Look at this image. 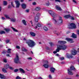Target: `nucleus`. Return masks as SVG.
Masks as SVG:
<instances>
[{
	"label": "nucleus",
	"mask_w": 79,
	"mask_h": 79,
	"mask_svg": "<svg viewBox=\"0 0 79 79\" xmlns=\"http://www.w3.org/2000/svg\"><path fill=\"white\" fill-rule=\"evenodd\" d=\"M10 19V20L11 21H12V22H15V21H16V19Z\"/></svg>",
	"instance_id": "obj_30"
},
{
	"label": "nucleus",
	"mask_w": 79,
	"mask_h": 79,
	"mask_svg": "<svg viewBox=\"0 0 79 79\" xmlns=\"http://www.w3.org/2000/svg\"><path fill=\"white\" fill-rule=\"evenodd\" d=\"M16 79H21V78L19 76H18L17 77H16Z\"/></svg>",
	"instance_id": "obj_44"
},
{
	"label": "nucleus",
	"mask_w": 79,
	"mask_h": 79,
	"mask_svg": "<svg viewBox=\"0 0 79 79\" xmlns=\"http://www.w3.org/2000/svg\"><path fill=\"white\" fill-rule=\"evenodd\" d=\"M3 60L4 63H6L7 62V61L6 60V59H3Z\"/></svg>",
	"instance_id": "obj_43"
},
{
	"label": "nucleus",
	"mask_w": 79,
	"mask_h": 79,
	"mask_svg": "<svg viewBox=\"0 0 79 79\" xmlns=\"http://www.w3.org/2000/svg\"><path fill=\"white\" fill-rule=\"evenodd\" d=\"M3 4L4 5H7V2L6 1H4Z\"/></svg>",
	"instance_id": "obj_37"
},
{
	"label": "nucleus",
	"mask_w": 79,
	"mask_h": 79,
	"mask_svg": "<svg viewBox=\"0 0 79 79\" xmlns=\"http://www.w3.org/2000/svg\"><path fill=\"white\" fill-rule=\"evenodd\" d=\"M56 56H59V55L58 54H56Z\"/></svg>",
	"instance_id": "obj_60"
},
{
	"label": "nucleus",
	"mask_w": 79,
	"mask_h": 79,
	"mask_svg": "<svg viewBox=\"0 0 79 79\" xmlns=\"http://www.w3.org/2000/svg\"><path fill=\"white\" fill-rule=\"evenodd\" d=\"M32 59V58L31 57H29L27 58V60H31Z\"/></svg>",
	"instance_id": "obj_42"
},
{
	"label": "nucleus",
	"mask_w": 79,
	"mask_h": 79,
	"mask_svg": "<svg viewBox=\"0 0 79 79\" xmlns=\"http://www.w3.org/2000/svg\"><path fill=\"white\" fill-rule=\"evenodd\" d=\"M14 61L15 63H19V59L18 54H16V56L14 59Z\"/></svg>",
	"instance_id": "obj_7"
},
{
	"label": "nucleus",
	"mask_w": 79,
	"mask_h": 79,
	"mask_svg": "<svg viewBox=\"0 0 79 79\" xmlns=\"http://www.w3.org/2000/svg\"><path fill=\"white\" fill-rule=\"evenodd\" d=\"M69 26L70 29H75L76 28V25L73 23H70Z\"/></svg>",
	"instance_id": "obj_9"
},
{
	"label": "nucleus",
	"mask_w": 79,
	"mask_h": 79,
	"mask_svg": "<svg viewBox=\"0 0 79 79\" xmlns=\"http://www.w3.org/2000/svg\"><path fill=\"white\" fill-rule=\"evenodd\" d=\"M43 29H44V31H47L48 30V29H47V28L45 27H43Z\"/></svg>",
	"instance_id": "obj_38"
},
{
	"label": "nucleus",
	"mask_w": 79,
	"mask_h": 79,
	"mask_svg": "<svg viewBox=\"0 0 79 79\" xmlns=\"http://www.w3.org/2000/svg\"><path fill=\"white\" fill-rule=\"evenodd\" d=\"M32 4L33 5H36V2H33Z\"/></svg>",
	"instance_id": "obj_48"
},
{
	"label": "nucleus",
	"mask_w": 79,
	"mask_h": 79,
	"mask_svg": "<svg viewBox=\"0 0 79 79\" xmlns=\"http://www.w3.org/2000/svg\"><path fill=\"white\" fill-rule=\"evenodd\" d=\"M4 30L6 31V32H9V31H10V30L9 29V28H5L4 29Z\"/></svg>",
	"instance_id": "obj_31"
},
{
	"label": "nucleus",
	"mask_w": 79,
	"mask_h": 79,
	"mask_svg": "<svg viewBox=\"0 0 79 79\" xmlns=\"http://www.w3.org/2000/svg\"><path fill=\"white\" fill-rule=\"evenodd\" d=\"M0 34H5V31H0Z\"/></svg>",
	"instance_id": "obj_33"
},
{
	"label": "nucleus",
	"mask_w": 79,
	"mask_h": 79,
	"mask_svg": "<svg viewBox=\"0 0 79 79\" xmlns=\"http://www.w3.org/2000/svg\"><path fill=\"white\" fill-rule=\"evenodd\" d=\"M26 43L30 47H32L35 45V43L34 42L31 40H26Z\"/></svg>",
	"instance_id": "obj_3"
},
{
	"label": "nucleus",
	"mask_w": 79,
	"mask_h": 79,
	"mask_svg": "<svg viewBox=\"0 0 79 79\" xmlns=\"http://www.w3.org/2000/svg\"><path fill=\"white\" fill-rule=\"evenodd\" d=\"M19 70L20 72V73H21V74H24L25 73V71L22 68H19Z\"/></svg>",
	"instance_id": "obj_13"
},
{
	"label": "nucleus",
	"mask_w": 79,
	"mask_h": 79,
	"mask_svg": "<svg viewBox=\"0 0 79 79\" xmlns=\"http://www.w3.org/2000/svg\"><path fill=\"white\" fill-rule=\"evenodd\" d=\"M11 49H8L7 52V53H11Z\"/></svg>",
	"instance_id": "obj_29"
},
{
	"label": "nucleus",
	"mask_w": 79,
	"mask_h": 79,
	"mask_svg": "<svg viewBox=\"0 0 79 79\" xmlns=\"http://www.w3.org/2000/svg\"><path fill=\"white\" fill-rule=\"evenodd\" d=\"M73 2L75 3H76V0H73Z\"/></svg>",
	"instance_id": "obj_55"
},
{
	"label": "nucleus",
	"mask_w": 79,
	"mask_h": 79,
	"mask_svg": "<svg viewBox=\"0 0 79 79\" xmlns=\"http://www.w3.org/2000/svg\"><path fill=\"white\" fill-rule=\"evenodd\" d=\"M30 23L31 24V26L34 27L35 29H37V27H41V24L40 23H38L37 25L35 24H35L34 25L32 24V21L31 20L30 21Z\"/></svg>",
	"instance_id": "obj_5"
},
{
	"label": "nucleus",
	"mask_w": 79,
	"mask_h": 79,
	"mask_svg": "<svg viewBox=\"0 0 79 79\" xmlns=\"http://www.w3.org/2000/svg\"><path fill=\"white\" fill-rule=\"evenodd\" d=\"M48 13L52 16L53 18H55L56 17V14L55 12H53L52 10H49L48 11Z\"/></svg>",
	"instance_id": "obj_6"
},
{
	"label": "nucleus",
	"mask_w": 79,
	"mask_h": 79,
	"mask_svg": "<svg viewBox=\"0 0 79 79\" xmlns=\"http://www.w3.org/2000/svg\"><path fill=\"white\" fill-rule=\"evenodd\" d=\"M29 9H27L26 10V11L27 13H28V12H29Z\"/></svg>",
	"instance_id": "obj_56"
},
{
	"label": "nucleus",
	"mask_w": 79,
	"mask_h": 79,
	"mask_svg": "<svg viewBox=\"0 0 79 79\" xmlns=\"http://www.w3.org/2000/svg\"><path fill=\"white\" fill-rule=\"evenodd\" d=\"M76 76L77 77H79V75L78 74H77V75H76Z\"/></svg>",
	"instance_id": "obj_61"
},
{
	"label": "nucleus",
	"mask_w": 79,
	"mask_h": 79,
	"mask_svg": "<svg viewBox=\"0 0 79 79\" xmlns=\"http://www.w3.org/2000/svg\"><path fill=\"white\" fill-rule=\"evenodd\" d=\"M2 19H5V18L3 17H2Z\"/></svg>",
	"instance_id": "obj_59"
},
{
	"label": "nucleus",
	"mask_w": 79,
	"mask_h": 79,
	"mask_svg": "<svg viewBox=\"0 0 79 79\" xmlns=\"http://www.w3.org/2000/svg\"><path fill=\"white\" fill-rule=\"evenodd\" d=\"M41 15V14L39 12L36 13L35 16L38 17V18H40V17Z\"/></svg>",
	"instance_id": "obj_17"
},
{
	"label": "nucleus",
	"mask_w": 79,
	"mask_h": 79,
	"mask_svg": "<svg viewBox=\"0 0 79 79\" xmlns=\"http://www.w3.org/2000/svg\"><path fill=\"white\" fill-rule=\"evenodd\" d=\"M22 50L23 52H27V49L24 48H22Z\"/></svg>",
	"instance_id": "obj_32"
},
{
	"label": "nucleus",
	"mask_w": 79,
	"mask_h": 79,
	"mask_svg": "<svg viewBox=\"0 0 79 79\" xmlns=\"http://www.w3.org/2000/svg\"><path fill=\"white\" fill-rule=\"evenodd\" d=\"M34 19L35 22H38V21L39 20V17L35 16Z\"/></svg>",
	"instance_id": "obj_15"
},
{
	"label": "nucleus",
	"mask_w": 79,
	"mask_h": 79,
	"mask_svg": "<svg viewBox=\"0 0 79 79\" xmlns=\"http://www.w3.org/2000/svg\"><path fill=\"white\" fill-rule=\"evenodd\" d=\"M23 23L24 24V25H25V26H26L27 25V24L26 23V21L24 20H23L22 21Z\"/></svg>",
	"instance_id": "obj_28"
},
{
	"label": "nucleus",
	"mask_w": 79,
	"mask_h": 79,
	"mask_svg": "<svg viewBox=\"0 0 79 79\" xmlns=\"http://www.w3.org/2000/svg\"><path fill=\"white\" fill-rule=\"evenodd\" d=\"M11 5L13 7H15V6H14V4H13V2H11Z\"/></svg>",
	"instance_id": "obj_46"
},
{
	"label": "nucleus",
	"mask_w": 79,
	"mask_h": 79,
	"mask_svg": "<svg viewBox=\"0 0 79 79\" xmlns=\"http://www.w3.org/2000/svg\"><path fill=\"white\" fill-rule=\"evenodd\" d=\"M22 6L23 8L25 9L26 7V5L25 4L23 3L22 4Z\"/></svg>",
	"instance_id": "obj_19"
},
{
	"label": "nucleus",
	"mask_w": 79,
	"mask_h": 79,
	"mask_svg": "<svg viewBox=\"0 0 79 79\" xmlns=\"http://www.w3.org/2000/svg\"><path fill=\"white\" fill-rule=\"evenodd\" d=\"M43 63H44V64L43 65V66L45 68H48V61L47 60H44Z\"/></svg>",
	"instance_id": "obj_8"
},
{
	"label": "nucleus",
	"mask_w": 79,
	"mask_h": 79,
	"mask_svg": "<svg viewBox=\"0 0 79 79\" xmlns=\"http://www.w3.org/2000/svg\"><path fill=\"white\" fill-rule=\"evenodd\" d=\"M10 40L7 39L6 40L5 42L6 44H8V43L10 42Z\"/></svg>",
	"instance_id": "obj_36"
},
{
	"label": "nucleus",
	"mask_w": 79,
	"mask_h": 79,
	"mask_svg": "<svg viewBox=\"0 0 79 79\" xmlns=\"http://www.w3.org/2000/svg\"><path fill=\"white\" fill-rule=\"evenodd\" d=\"M71 19L72 20H74V17H71Z\"/></svg>",
	"instance_id": "obj_51"
},
{
	"label": "nucleus",
	"mask_w": 79,
	"mask_h": 79,
	"mask_svg": "<svg viewBox=\"0 0 79 79\" xmlns=\"http://www.w3.org/2000/svg\"><path fill=\"white\" fill-rule=\"evenodd\" d=\"M8 8H11V5H9L8 6Z\"/></svg>",
	"instance_id": "obj_54"
},
{
	"label": "nucleus",
	"mask_w": 79,
	"mask_h": 79,
	"mask_svg": "<svg viewBox=\"0 0 79 79\" xmlns=\"http://www.w3.org/2000/svg\"><path fill=\"white\" fill-rule=\"evenodd\" d=\"M72 37H73V38H74V39H76L77 38V35H76L74 34V33H72Z\"/></svg>",
	"instance_id": "obj_16"
},
{
	"label": "nucleus",
	"mask_w": 79,
	"mask_h": 79,
	"mask_svg": "<svg viewBox=\"0 0 79 79\" xmlns=\"http://www.w3.org/2000/svg\"><path fill=\"white\" fill-rule=\"evenodd\" d=\"M67 57L68 58H73V56H71L69 55V54H66Z\"/></svg>",
	"instance_id": "obj_25"
},
{
	"label": "nucleus",
	"mask_w": 79,
	"mask_h": 79,
	"mask_svg": "<svg viewBox=\"0 0 79 79\" xmlns=\"http://www.w3.org/2000/svg\"><path fill=\"white\" fill-rule=\"evenodd\" d=\"M38 79H42V78L41 77H39L38 78Z\"/></svg>",
	"instance_id": "obj_58"
},
{
	"label": "nucleus",
	"mask_w": 79,
	"mask_h": 79,
	"mask_svg": "<svg viewBox=\"0 0 79 79\" xmlns=\"http://www.w3.org/2000/svg\"><path fill=\"white\" fill-rule=\"evenodd\" d=\"M65 40H67L68 42H70V43H73L74 42L72 39L67 38L65 39Z\"/></svg>",
	"instance_id": "obj_11"
},
{
	"label": "nucleus",
	"mask_w": 79,
	"mask_h": 79,
	"mask_svg": "<svg viewBox=\"0 0 79 79\" xmlns=\"http://www.w3.org/2000/svg\"><path fill=\"white\" fill-rule=\"evenodd\" d=\"M0 78L2 79H5V77L4 76V75L0 73Z\"/></svg>",
	"instance_id": "obj_22"
},
{
	"label": "nucleus",
	"mask_w": 79,
	"mask_h": 79,
	"mask_svg": "<svg viewBox=\"0 0 79 79\" xmlns=\"http://www.w3.org/2000/svg\"><path fill=\"white\" fill-rule=\"evenodd\" d=\"M16 48L18 49H19L20 48V47H19V46H16Z\"/></svg>",
	"instance_id": "obj_47"
},
{
	"label": "nucleus",
	"mask_w": 79,
	"mask_h": 79,
	"mask_svg": "<svg viewBox=\"0 0 79 79\" xmlns=\"http://www.w3.org/2000/svg\"><path fill=\"white\" fill-rule=\"evenodd\" d=\"M57 46L58 48L56 49V51L58 52L60 50H65L67 48V46L66 45H59L58 44H57Z\"/></svg>",
	"instance_id": "obj_2"
},
{
	"label": "nucleus",
	"mask_w": 79,
	"mask_h": 79,
	"mask_svg": "<svg viewBox=\"0 0 79 79\" xmlns=\"http://www.w3.org/2000/svg\"><path fill=\"white\" fill-rule=\"evenodd\" d=\"M55 2H61L60 0H55Z\"/></svg>",
	"instance_id": "obj_50"
},
{
	"label": "nucleus",
	"mask_w": 79,
	"mask_h": 79,
	"mask_svg": "<svg viewBox=\"0 0 79 79\" xmlns=\"http://www.w3.org/2000/svg\"><path fill=\"white\" fill-rule=\"evenodd\" d=\"M56 8L57 10H59V11H61V8H60V7L58 6H56Z\"/></svg>",
	"instance_id": "obj_18"
},
{
	"label": "nucleus",
	"mask_w": 79,
	"mask_h": 79,
	"mask_svg": "<svg viewBox=\"0 0 79 79\" xmlns=\"http://www.w3.org/2000/svg\"><path fill=\"white\" fill-rule=\"evenodd\" d=\"M19 70V69H15L14 70V72H18V71Z\"/></svg>",
	"instance_id": "obj_39"
},
{
	"label": "nucleus",
	"mask_w": 79,
	"mask_h": 79,
	"mask_svg": "<svg viewBox=\"0 0 79 79\" xmlns=\"http://www.w3.org/2000/svg\"><path fill=\"white\" fill-rule=\"evenodd\" d=\"M9 69H11V70H12V69H13V68H12V67H10V66H9Z\"/></svg>",
	"instance_id": "obj_49"
},
{
	"label": "nucleus",
	"mask_w": 79,
	"mask_h": 79,
	"mask_svg": "<svg viewBox=\"0 0 79 79\" xmlns=\"http://www.w3.org/2000/svg\"><path fill=\"white\" fill-rule=\"evenodd\" d=\"M66 42L65 41H58V44H66Z\"/></svg>",
	"instance_id": "obj_14"
},
{
	"label": "nucleus",
	"mask_w": 79,
	"mask_h": 79,
	"mask_svg": "<svg viewBox=\"0 0 79 79\" xmlns=\"http://www.w3.org/2000/svg\"><path fill=\"white\" fill-rule=\"evenodd\" d=\"M12 29L13 31H14V32H18V30H16L15 28L12 27Z\"/></svg>",
	"instance_id": "obj_26"
},
{
	"label": "nucleus",
	"mask_w": 79,
	"mask_h": 79,
	"mask_svg": "<svg viewBox=\"0 0 79 79\" xmlns=\"http://www.w3.org/2000/svg\"><path fill=\"white\" fill-rule=\"evenodd\" d=\"M49 44L50 45V46H52L53 45V43H49Z\"/></svg>",
	"instance_id": "obj_52"
},
{
	"label": "nucleus",
	"mask_w": 79,
	"mask_h": 79,
	"mask_svg": "<svg viewBox=\"0 0 79 79\" xmlns=\"http://www.w3.org/2000/svg\"><path fill=\"white\" fill-rule=\"evenodd\" d=\"M2 71L3 72V73H7V71L5 69L3 68L2 69Z\"/></svg>",
	"instance_id": "obj_34"
},
{
	"label": "nucleus",
	"mask_w": 79,
	"mask_h": 79,
	"mask_svg": "<svg viewBox=\"0 0 79 79\" xmlns=\"http://www.w3.org/2000/svg\"><path fill=\"white\" fill-rule=\"evenodd\" d=\"M70 17V15H65L64 17L65 18V19H68V18H69Z\"/></svg>",
	"instance_id": "obj_24"
},
{
	"label": "nucleus",
	"mask_w": 79,
	"mask_h": 79,
	"mask_svg": "<svg viewBox=\"0 0 79 79\" xmlns=\"http://www.w3.org/2000/svg\"><path fill=\"white\" fill-rule=\"evenodd\" d=\"M59 58L60 60H64V58L63 57H60Z\"/></svg>",
	"instance_id": "obj_40"
},
{
	"label": "nucleus",
	"mask_w": 79,
	"mask_h": 79,
	"mask_svg": "<svg viewBox=\"0 0 79 79\" xmlns=\"http://www.w3.org/2000/svg\"><path fill=\"white\" fill-rule=\"evenodd\" d=\"M21 2H24V0H21Z\"/></svg>",
	"instance_id": "obj_63"
},
{
	"label": "nucleus",
	"mask_w": 79,
	"mask_h": 79,
	"mask_svg": "<svg viewBox=\"0 0 79 79\" xmlns=\"http://www.w3.org/2000/svg\"><path fill=\"white\" fill-rule=\"evenodd\" d=\"M75 68L73 66H71L70 67V69H68V73L70 75H73V73L71 72V70H73V71H75Z\"/></svg>",
	"instance_id": "obj_4"
},
{
	"label": "nucleus",
	"mask_w": 79,
	"mask_h": 79,
	"mask_svg": "<svg viewBox=\"0 0 79 79\" xmlns=\"http://www.w3.org/2000/svg\"><path fill=\"white\" fill-rule=\"evenodd\" d=\"M15 2L16 5V8H19L20 5V3L19 2L18 0H15Z\"/></svg>",
	"instance_id": "obj_10"
},
{
	"label": "nucleus",
	"mask_w": 79,
	"mask_h": 79,
	"mask_svg": "<svg viewBox=\"0 0 79 79\" xmlns=\"http://www.w3.org/2000/svg\"><path fill=\"white\" fill-rule=\"evenodd\" d=\"M23 40H26V38H23Z\"/></svg>",
	"instance_id": "obj_64"
},
{
	"label": "nucleus",
	"mask_w": 79,
	"mask_h": 79,
	"mask_svg": "<svg viewBox=\"0 0 79 79\" xmlns=\"http://www.w3.org/2000/svg\"><path fill=\"white\" fill-rule=\"evenodd\" d=\"M53 53L54 54L56 53H57V52L56 51H55L53 52Z\"/></svg>",
	"instance_id": "obj_53"
},
{
	"label": "nucleus",
	"mask_w": 79,
	"mask_h": 79,
	"mask_svg": "<svg viewBox=\"0 0 79 79\" xmlns=\"http://www.w3.org/2000/svg\"><path fill=\"white\" fill-rule=\"evenodd\" d=\"M40 10V7H37L35 8V10H36V11H39V10Z\"/></svg>",
	"instance_id": "obj_27"
},
{
	"label": "nucleus",
	"mask_w": 79,
	"mask_h": 79,
	"mask_svg": "<svg viewBox=\"0 0 79 79\" xmlns=\"http://www.w3.org/2000/svg\"><path fill=\"white\" fill-rule=\"evenodd\" d=\"M77 52H78V53H79V48H78V49L77 50Z\"/></svg>",
	"instance_id": "obj_62"
},
{
	"label": "nucleus",
	"mask_w": 79,
	"mask_h": 79,
	"mask_svg": "<svg viewBox=\"0 0 79 79\" xmlns=\"http://www.w3.org/2000/svg\"><path fill=\"white\" fill-rule=\"evenodd\" d=\"M46 6H49V5H50V3H49V2H48V3H46Z\"/></svg>",
	"instance_id": "obj_45"
},
{
	"label": "nucleus",
	"mask_w": 79,
	"mask_h": 79,
	"mask_svg": "<svg viewBox=\"0 0 79 79\" xmlns=\"http://www.w3.org/2000/svg\"><path fill=\"white\" fill-rule=\"evenodd\" d=\"M9 64H6L5 65L4 68L5 69H8V68H9Z\"/></svg>",
	"instance_id": "obj_20"
},
{
	"label": "nucleus",
	"mask_w": 79,
	"mask_h": 79,
	"mask_svg": "<svg viewBox=\"0 0 79 79\" xmlns=\"http://www.w3.org/2000/svg\"><path fill=\"white\" fill-rule=\"evenodd\" d=\"M77 51L75 49H73L72 52V54L73 55H76L77 54Z\"/></svg>",
	"instance_id": "obj_12"
},
{
	"label": "nucleus",
	"mask_w": 79,
	"mask_h": 79,
	"mask_svg": "<svg viewBox=\"0 0 79 79\" xmlns=\"http://www.w3.org/2000/svg\"><path fill=\"white\" fill-rule=\"evenodd\" d=\"M55 70V69L53 68H51L50 71L52 73H54Z\"/></svg>",
	"instance_id": "obj_21"
},
{
	"label": "nucleus",
	"mask_w": 79,
	"mask_h": 79,
	"mask_svg": "<svg viewBox=\"0 0 79 79\" xmlns=\"http://www.w3.org/2000/svg\"><path fill=\"white\" fill-rule=\"evenodd\" d=\"M4 16L7 19H10V17H9V16L8 15H5Z\"/></svg>",
	"instance_id": "obj_35"
},
{
	"label": "nucleus",
	"mask_w": 79,
	"mask_h": 79,
	"mask_svg": "<svg viewBox=\"0 0 79 79\" xmlns=\"http://www.w3.org/2000/svg\"><path fill=\"white\" fill-rule=\"evenodd\" d=\"M48 78H49V79H52V76H51L50 74L48 76Z\"/></svg>",
	"instance_id": "obj_41"
},
{
	"label": "nucleus",
	"mask_w": 79,
	"mask_h": 79,
	"mask_svg": "<svg viewBox=\"0 0 79 79\" xmlns=\"http://www.w3.org/2000/svg\"><path fill=\"white\" fill-rule=\"evenodd\" d=\"M77 34H78V35H79V30L77 31Z\"/></svg>",
	"instance_id": "obj_57"
},
{
	"label": "nucleus",
	"mask_w": 79,
	"mask_h": 79,
	"mask_svg": "<svg viewBox=\"0 0 79 79\" xmlns=\"http://www.w3.org/2000/svg\"><path fill=\"white\" fill-rule=\"evenodd\" d=\"M30 34L32 36H33V37L35 36V34L34 32H31Z\"/></svg>",
	"instance_id": "obj_23"
},
{
	"label": "nucleus",
	"mask_w": 79,
	"mask_h": 79,
	"mask_svg": "<svg viewBox=\"0 0 79 79\" xmlns=\"http://www.w3.org/2000/svg\"><path fill=\"white\" fill-rule=\"evenodd\" d=\"M52 20L54 24H58L60 25V24L63 23V19H62V17H60L59 18V19L57 21L54 18L52 19Z\"/></svg>",
	"instance_id": "obj_1"
}]
</instances>
